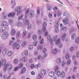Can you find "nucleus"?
<instances>
[{"instance_id": "f257e3e1", "label": "nucleus", "mask_w": 79, "mask_h": 79, "mask_svg": "<svg viewBox=\"0 0 79 79\" xmlns=\"http://www.w3.org/2000/svg\"><path fill=\"white\" fill-rule=\"evenodd\" d=\"M13 68V66L11 64H6L4 67V71H6V69L8 71H11Z\"/></svg>"}, {"instance_id": "f03ea898", "label": "nucleus", "mask_w": 79, "mask_h": 79, "mask_svg": "<svg viewBox=\"0 0 79 79\" xmlns=\"http://www.w3.org/2000/svg\"><path fill=\"white\" fill-rule=\"evenodd\" d=\"M69 57H70V55L69 54H67L66 55V59L67 60V65H69L71 63V60L69 59Z\"/></svg>"}, {"instance_id": "7ed1b4c3", "label": "nucleus", "mask_w": 79, "mask_h": 79, "mask_svg": "<svg viewBox=\"0 0 79 79\" xmlns=\"http://www.w3.org/2000/svg\"><path fill=\"white\" fill-rule=\"evenodd\" d=\"M12 48L13 49H15L16 48V49L18 50L20 48V45L17 43H15L12 45Z\"/></svg>"}, {"instance_id": "20e7f679", "label": "nucleus", "mask_w": 79, "mask_h": 79, "mask_svg": "<svg viewBox=\"0 0 79 79\" xmlns=\"http://www.w3.org/2000/svg\"><path fill=\"white\" fill-rule=\"evenodd\" d=\"M56 45H58L59 48H62L63 47V44L60 42V39H58L56 41Z\"/></svg>"}, {"instance_id": "39448f33", "label": "nucleus", "mask_w": 79, "mask_h": 79, "mask_svg": "<svg viewBox=\"0 0 79 79\" xmlns=\"http://www.w3.org/2000/svg\"><path fill=\"white\" fill-rule=\"evenodd\" d=\"M34 15H35L34 12L32 10H31L28 15V16L29 18H33L34 16Z\"/></svg>"}, {"instance_id": "423d86ee", "label": "nucleus", "mask_w": 79, "mask_h": 79, "mask_svg": "<svg viewBox=\"0 0 79 79\" xmlns=\"http://www.w3.org/2000/svg\"><path fill=\"white\" fill-rule=\"evenodd\" d=\"M63 21L64 24V25H66V24L69 23V19H68V18H64L63 19Z\"/></svg>"}, {"instance_id": "0eeeda50", "label": "nucleus", "mask_w": 79, "mask_h": 79, "mask_svg": "<svg viewBox=\"0 0 79 79\" xmlns=\"http://www.w3.org/2000/svg\"><path fill=\"white\" fill-rule=\"evenodd\" d=\"M22 9V7L21 6H19L15 9V12H18L20 11L21 12H23V10L21 9Z\"/></svg>"}, {"instance_id": "6e6552de", "label": "nucleus", "mask_w": 79, "mask_h": 79, "mask_svg": "<svg viewBox=\"0 0 79 79\" xmlns=\"http://www.w3.org/2000/svg\"><path fill=\"white\" fill-rule=\"evenodd\" d=\"M46 8L48 10V11H50V10H52L53 8V6L49 4H48L46 5Z\"/></svg>"}, {"instance_id": "1a4fd4ad", "label": "nucleus", "mask_w": 79, "mask_h": 79, "mask_svg": "<svg viewBox=\"0 0 79 79\" xmlns=\"http://www.w3.org/2000/svg\"><path fill=\"white\" fill-rule=\"evenodd\" d=\"M23 66V64L22 63H20L19 64V67H16L14 69V71H16L18 70V69H19V68H22Z\"/></svg>"}, {"instance_id": "9d476101", "label": "nucleus", "mask_w": 79, "mask_h": 79, "mask_svg": "<svg viewBox=\"0 0 79 79\" xmlns=\"http://www.w3.org/2000/svg\"><path fill=\"white\" fill-rule=\"evenodd\" d=\"M47 39L48 41L50 42V43L51 44H53V40L51 39V37L50 35H48L47 37Z\"/></svg>"}, {"instance_id": "9b49d317", "label": "nucleus", "mask_w": 79, "mask_h": 79, "mask_svg": "<svg viewBox=\"0 0 79 79\" xmlns=\"http://www.w3.org/2000/svg\"><path fill=\"white\" fill-rule=\"evenodd\" d=\"M58 52V50L57 48H55L52 51V54L53 55H56Z\"/></svg>"}, {"instance_id": "f8f14e48", "label": "nucleus", "mask_w": 79, "mask_h": 79, "mask_svg": "<svg viewBox=\"0 0 79 79\" xmlns=\"http://www.w3.org/2000/svg\"><path fill=\"white\" fill-rule=\"evenodd\" d=\"M26 72V68L25 67L23 68L21 71L19 73V75H21L23 74H24Z\"/></svg>"}, {"instance_id": "ddd939ff", "label": "nucleus", "mask_w": 79, "mask_h": 79, "mask_svg": "<svg viewBox=\"0 0 79 79\" xmlns=\"http://www.w3.org/2000/svg\"><path fill=\"white\" fill-rule=\"evenodd\" d=\"M7 24V21L6 20L3 21L1 23V26H5Z\"/></svg>"}, {"instance_id": "4468645a", "label": "nucleus", "mask_w": 79, "mask_h": 79, "mask_svg": "<svg viewBox=\"0 0 79 79\" xmlns=\"http://www.w3.org/2000/svg\"><path fill=\"white\" fill-rule=\"evenodd\" d=\"M11 4L12 5V8H14V7H15V5H16V2H15V1L14 0H12L11 1Z\"/></svg>"}, {"instance_id": "2eb2a0df", "label": "nucleus", "mask_w": 79, "mask_h": 79, "mask_svg": "<svg viewBox=\"0 0 79 79\" xmlns=\"http://www.w3.org/2000/svg\"><path fill=\"white\" fill-rule=\"evenodd\" d=\"M15 14L16 13L14 12L10 13L8 14V17H14V16H15Z\"/></svg>"}, {"instance_id": "dca6fc26", "label": "nucleus", "mask_w": 79, "mask_h": 79, "mask_svg": "<svg viewBox=\"0 0 79 79\" xmlns=\"http://www.w3.org/2000/svg\"><path fill=\"white\" fill-rule=\"evenodd\" d=\"M66 33H64L63 35L61 37V39L62 41H64L66 39Z\"/></svg>"}, {"instance_id": "f3484780", "label": "nucleus", "mask_w": 79, "mask_h": 79, "mask_svg": "<svg viewBox=\"0 0 79 79\" xmlns=\"http://www.w3.org/2000/svg\"><path fill=\"white\" fill-rule=\"evenodd\" d=\"M76 31V29L74 28V27H71L70 29V33H73V32H74Z\"/></svg>"}, {"instance_id": "a211bd4d", "label": "nucleus", "mask_w": 79, "mask_h": 79, "mask_svg": "<svg viewBox=\"0 0 79 79\" xmlns=\"http://www.w3.org/2000/svg\"><path fill=\"white\" fill-rule=\"evenodd\" d=\"M22 61H24L25 63H26L27 61V59L26 57L24 56L23 58Z\"/></svg>"}, {"instance_id": "6ab92c4d", "label": "nucleus", "mask_w": 79, "mask_h": 79, "mask_svg": "<svg viewBox=\"0 0 79 79\" xmlns=\"http://www.w3.org/2000/svg\"><path fill=\"white\" fill-rule=\"evenodd\" d=\"M41 73L43 76H45L46 75V71L44 70H41Z\"/></svg>"}, {"instance_id": "aec40b11", "label": "nucleus", "mask_w": 79, "mask_h": 79, "mask_svg": "<svg viewBox=\"0 0 79 79\" xmlns=\"http://www.w3.org/2000/svg\"><path fill=\"white\" fill-rule=\"evenodd\" d=\"M57 64H60L61 63V59L60 58H57L56 60Z\"/></svg>"}, {"instance_id": "412c9836", "label": "nucleus", "mask_w": 79, "mask_h": 79, "mask_svg": "<svg viewBox=\"0 0 79 79\" xmlns=\"http://www.w3.org/2000/svg\"><path fill=\"white\" fill-rule=\"evenodd\" d=\"M60 75L61 78H63L65 76V72L64 71L62 72L60 74Z\"/></svg>"}, {"instance_id": "4be33fe9", "label": "nucleus", "mask_w": 79, "mask_h": 79, "mask_svg": "<svg viewBox=\"0 0 79 79\" xmlns=\"http://www.w3.org/2000/svg\"><path fill=\"white\" fill-rule=\"evenodd\" d=\"M7 17L6 14L4 15L1 18L2 20H5V19H6L7 18Z\"/></svg>"}, {"instance_id": "5701e85b", "label": "nucleus", "mask_w": 79, "mask_h": 79, "mask_svg": "<svg viewBox=\"0 0 79 79\" xmlns=\"http://www.w3.org/2000/svg\"><path fill=\"white\" fill-rule=\"evenodd\" d=\"M41 38H42V36H40L39 37V39L40 40H41L40 41V44H41V45H42L43 44V43H44V39H41Z\"/></svg>"}, {"instance_id": "b1692460", "label": "nucleus", "mask_w": 79, "mask_h": 79, "mask_svg": "<svg viewBox=\"0 0 79 79\" xmlns=\"http://www.w3.org/2000/svg\"><path fill=\"white\" fill-rule=\"evenodd\" d=\"M6 54V49H3L2 52V55L3 56H5Z\"/></svg>"}, {"instance_id": "393cba45", "label": "nucleus", "mask_w": 79, "mask_h": 79, "mask_svg": "<svg viewBox=\"0 0 79 79\" xmlns=\"http://www.w3.org/2000/svg\"><path fill=\"white\" fill-rule=\"evenodd\" d=\"M15 34H16V31H15V30L13 29L11 31V35H15Z\"/></svg>"}, {"instance_id": "a878e982", "label": "nucleus", "mask_w": 79, "mask_h": 79, "mask_svg": "<svg viewBox=\"0 0 79 79\" xmlns=\"http://www.w3.org/2000/svg\"><path fill=\"white\" fill-rule=\"evenodd\" d=\"M54 72H51L49 73L48 75L49 76H50L51 77H52L54 76Z\"/></svg>"}, {"instance_id": "bb28decb", "label": "nucleus", "mask_w": 79, "mask_h": 79, "mask_svg": "<svg viewBox=\"0 0 79 79\" xmlns=\"http://www.w3.org/2000/svg\"><path fill=\"white\" fill-rule=\"evenodd\" d=\"M63 15L64 16H67V18H69V17L70 16V14L65 12L64 13Z\"/></svg>"}, {"instance_id": "cd10ccee", "label": "nucleus", "mask_w": 79, "mask_h": 79, "mask_svg": "<svg viewBox=\"0 0 79 79\" xmlns=\"http://www.w3.org/2000/svg\"><path fill=\"white\" fill-rule=\"evenodd\" d=\"M27 35V31L25 30H23V36L24 37Z\"/></svg>"}, {"instance_id": "c85d7f7f", "label": "nucleus", "mask_w": 79, "mask_h": 79, "mask_svg": "<svg viewBox=\"0 0 79 79\" xmlns=\"http://www.w3.org/2000/svg\"><path fill=\"white\" fill-rule=\"evenodd\" d=\"M76 37V35L75 33H73L71 35L72 39L73 40L74 39H75Z\"/></svg>"}, {"instance_id": "c756f323", "label": "nucleus", "mask_w": 79, "mask_h": 79, "mask_svg": "<svg viewBox=\"0 0 79 79\" xmlns=\"http://www.w3.org/2000/svg\"><path fill=\"white\" fill-rule=\"evenodd\" d=\"M57 38H58V35H56L55 36H53V41L54 42L56 41V40H57Z\"/></svg>"}, {"instance_id": "7c9ffc66", "label": "nucleus", "mask_w": 79, "mask_h": 79, "mask_svg": "<svg viewBox=\"0 0 79 79\" xmlns=\"http://www.w3.org/2000/svg\"><path fill=\"white\" fill-rule=\"evenodd\" d=\"M24 53L25 56H27L28 55V50H26L24 51Z\"/></svg>"}, {"instance_id": "2f4dec72", "label": "nucleus", "mask_w": 79, "mask_h": 79, "mask_svg": "<svg viewBox=\"0 0 79 79\" xmlns=\"http://www.w3.org/2000/svg\"><path fill=\"white\" fill-rule=\"evenodd\" d=\"M66 65V61H63L62 64V67H64Z\"/></svg>"}, {"instance_id": "473e14b6", "label": "nucleus", "mask_w": 79, "mask_h": 79, "mask_svg": "<svg viewBox=\"0 0 79 79\" xmlns=\"http://www.w3.org/2000/svg\"><path fill=\"white\" fill-rule=\"evenodd\" d=\"M41 23H42V20H38L36 21V24L37 25H39Z\"/></svg>"}, {"instance_id": "72a5a7b5", "label": "nucleus", "mask_w": 79, "mask_h": 79, "mask_svg": "<svg viewBox=\"0 0 79 79\" xmlns=\"http://www.w3.org/2000/svg\"><path fill=\"white\" fill-rule=\"evenodd\" d=\"M5 31H6V28L4 27L1 28L0 30L1 32H4Z\"/></svg>"}, {"instance_id": "f704fd0d", "label": "nucleus", "mask_w": 79, "mask_h": 79, "mask_svg": "<svg viewBox=\"0 0 79 79\" xmlns=\"http://www.w3.org/2000/svg\"><path fill=\"white\" fill-rule=\"evenodd\" d=\"M6 60L5 59H4L2 61V66H4V65H5V64H6Z\"/></svg>"}, {"instance_id": "c9c22d12", "label": "nucleus", "mask_w": 79, "mask_h": 79, "mask_svg": "<svg viewBox=\"0 0 79 79\" xmlns=\"http://www.w3.org/2000/svg\"><path fill=\"white\" fill-rule=\"evenodd\" d=\"M23 16H24V15H23V14H21V15L19 16L18 20H22V19H23Z\"/></svg>"}, {"instance_id": "e433bc0d", "label": "nucleus", "mask_w": 79, "mask_h": 79, "mask_svg": "<svg viewBox=\"0 0 79 79\" xmlns=\"http://www.w3.org/2000/svg\"><path fill=\"white\" fill-rule=\"evenodd\" d=\"M32 39L34 40H35L37 39V35H33L32 37Z\"/></svg>"}, {"instance_id": "4c0bfd02", "label": "nucleus", "mask_w": 79, "mask_h": 79, "mask_svg": "<svg viewBox=\"0 0 79 79\" xmlns=\"http://www.w3.org/2000/svg\"><path fill=\"white\" fill-rule=\"evenodd\" d=\"M13 62L15 64H17L18 63V60L15 59L14 60Z\"/></svg>"}, {"instance_id": "58836bf2", "label": "nucleus", "mask_w": 79, "mask_h": 79, "mask_svg": "<svg viewBox=\"0 0 79 79\" xmlns=\"http://www.w3.org/2000/svg\"><path fill=\"white\" fill-rule=\"evenodd\" d=\"M60 69V68H59V66H58V65H57L56 66V67L55 69V72H56V71H58V70H59Z\"/></svg>"}, {"instance_id": "ea45409f", "label": "nucleus", "mask_w": 79, "mask_h": 79, "mask_svg": "<svg viewBox=\"0 0 79 79\" xmlns=\"http://www.w3.org/2000/svg\"><path fill=\"white\" fill-rule=\"evenodd\" d=\"M26 44V41H23L22 42V43H21V45L22 47H24L25 45Z\"/></svg>"}, {"instance_id": "a19ab883", "label": "nucleus", "mask_w": 79, "mask_h": 79, "mask_svg": "<svg viewBox=\"0 0 79 79\" xmlns=\"http://www.w3.org/2000/svg\"><path fill=\"white\" fill-rule=\"evenodd\" d=\"M75 43L76 44H78L79 42V37H78L75 40Z\"/></svg>"}, {"instance_id": "79ce46f5", "label": "nucleus", "mask_w": 79, "mask_h": 79, "mask_svg": "<svg viewBox=\"0 0 79 79\" xmlns=\"http://www.w3.org/2000/svg\"><path fill=\"white\" fill-rule=\"evenodd\" d=\"M22 25V23L20 22H19L18 23L17 26L18 27H21Z\"/></svg>"}, {"instance_id": "37998d69", "label": "nucleus", "mask_w": 79, "mask_h": 79, "mask_svg": "<svg viewBox=\"0 0 79 79\" xmlns=\"http://www.w3.org/2000/svg\"><path fill=\"white\" fill-rule=\"evenodd\" d=\"M12 54H13L12 51H10L8 53V56H10L12 55Z\"/></svg>"}, {"instance_id": "c03bdc74", "label": "nucleus", "mask_w": 79, "mask_h": 79, "mask_svg": "<svg viewBox=\"0 0 79 79\" xmlns=\"http://www.w3.org/2000/svg\"><path fill=\"white\" fill-rule=\"evenodd\" d=\"M61 75V72L60 71H58L57 72V77H59Z\"/></svg>"}, {"instance_id": "a18cd8bd", "label": "nucleus", "mask_w": 79, "mask_h": 79, "mask_svg": "<svg viewBox=\"0 0 79 79\" xmlns=\"http://www.w3.org/2000/svg\"><path fill=\"white\" fill-rule=\"evenodd\" d=\"M37 49L38 50H42V46H41V45H39L38 46Z\"/></svg>"}, {"instance_id": "49530a36", "label": "nucleus", "mask_w": 79, "mask_h": 79, "mask_svg": "<svg viewBox=\"0 0 79 79\" xmlns=\"http://www.w3.org/2000/svg\"><path fill=\"white\" fill-rule=\"evenodd\" d=\"M38 79H42V76H41V74H39L38 76Z\"/></svg>"}, {"instance_id": "de8ad7c7", "label": "nucleus", "mask_w": 79, "mask_h": 79, "mask_svg": "<svg viewBox=\"0 0 79 79\" xmlns=\"http://www.w3.org/2000/svg\"><path fill=\"white\" fill-rule=\"evenodd\" d=\"M8 21L9 23L10 24H12L13 22L12 19H9Z\"/></svg>"}, {"instance_id": "09e8293b", "label": "nucleus", "mask_w": 79, "mask_h": 79, "mask_svg": "<svg viewBox=\"0 0 79 79\" xmlns=\"http://www.w3.org/2000/svg\"><path fill=\"white\" fill-rule=\"evenodd\" d=\"M7 37H8V36H5L4 35L2 34V38L3 39H6Z\"/></svg>"}, {"instance_id": "8fccbe9b", "label": "nucleus", "mask_w": 79, "mask_h": 79, "mask_svg": "<svg viewBox=\"0 0 79 79\" xmlns=\"http://www.w3.org/2000/svg\"><path fill=\"white\" fill-rule=\"evenodd\" d=\"M3 35H5V36H6L7 37H8V32H5L3 34Z\"/></svg>"}, {"instance_id": "3c124183", "label": "nucleus", "mask_w": 79, "mask_h": 79, "mask_svg": "<svg viewBox=\"0 0 79 79\" xmlns=\"http://www.w3.org/2000/svg\"><path fill=\"white\" fill-rule=\"evenodd\" d=\"M29 9H28L26 12L25 14L26 15V16H27V15L29 14Z\"/></svg>"}, {"instance_id": "603ef678", "label": "nucleus", "mask_w": 79, "mask_h": 79, "mask_svg": "<svg viewBox=\"0 0 79 79\" xmlns=\"http://www.w3.org/2000/svg\"><path fill=\"white\" fill-rule=\"evenodd\" d=\"M43 26L44 28L46 27H47V23L46 22H44L43 24Z\"/></svg>"}, {"instance_id": "864d4df0", "label": "nucleus", "mask_w": 79, "mask_h": 79, "mask_svg": "<svg viewBox=\"0 0 79 79\" xmlns=\"http://www.w3.org/2000/svg\"><path fill=\"white\" fill-rule=\"evenodd\" d=\"M29 49L31 50H32L33 49V46L32 45H30L29 47Z\"/></svg>"}, {"instance_id": "5fc2aeb1", "label": "nucleus", "mask_w": 79, "mask_h": 79, "mask_svg": "<svg viewBox=\"0 0 79 79\" xmlns=\"http://www.w3.org/2000/svg\"><path fill=\"white\" fill-rule=\"evenodd\" d=\"M59 27V23H57L55 25V28H57L58 27Z\"/></svg>"}, {"instance_id": "6e6d98bb", "label": "nucleus", "mask_w": 79, "mask_h": 79, "mask_svg": "<svg viewBox=\"0 0 79 79\" xmlns=\"http://www.w3.org/2000/svg\"><path fill=\"white\" fill-rule=\"evenodd\" d=\"M42 30H41L40 29H39L38 31V34H39V35H40V34H41L42 33Z\"/></svg>"}, {"instance_id": "4d7b16f0", "label": "nucleus", "mask_w": 79, "mask_h": 79, "mask_svg": "<svg viewBox=\"0 0 79 79\" xmlns=\"http://www.w3.org/2000/svg\"><path fill=\"white\" fill-rule=\"evenodd\" d=\"M77 66L74 67L73 68V72H75L76 71V69H77Z\"/></svg>"}, {"instance_id": "13d9d810", "label": "nucleus", "mask_w": 79, "mask_h": 79, "mask_svg": "<svg viewBox=\"0 0 79 79\" xmlns=\"http://www.w3.org/2000/svg\"><path fill=\"white\" fill-rule=\"evenodd\" d=\"M20 34H21V33H20V32L19 31H18L17 33V38H18L19 37V35H20Z\"/></svg>"}, {"instance_id": "bf43d9fd", "label": "nucleus", "mask_w": 79, "mask_h": 79, "mask_svg": "<svg viewBox=\"0 0 79 79\" xmlns=\"http://www.w3.org/2000/svg\"><path fill=\"white\" fill-rule=\"evenodd\" d=\"M48 16L49 18H52V13H49Z\"/></svg>"}, {"instance_id": "052dcab7", "label": "nucleus", "mask_w": 79, "mask_h": 79, "mask_svg": "<svg viewBox=\"0 0 79 79\" xmlns=\"http://www.w3.org/2000/svg\"><path fill=\"white\" fill-rule=\"evenodd\" d=\"M74 65H75V66H77V65H78V62L77 60H75L74 61Z\"/></svg>"}, {"instance_id": "680f3d73", "label": "nucleus", "mask_w": 79, "mask_h": 79, "mask_svg": "<svg viewBox=\"0 0 79 79\" xmlns=\"http://www.w3.org/2000/svg\"><path fill=\"white\" fill-rule=\"evenodd\" d=\"M62 30H63V31H65V30H66L67 29V27H63L61 28Z\"/></svg>"}, {"instance_id": "e2e57ef3", "label": "nucleus", "mask_w": 79, "mask_h": 79, "mask_svg": "<svg viewBox=\"0 0 79 79\" xmlns=\"http://www.w3.org/2000/svg\"><path fill=\"white\" fill-rule=\"evenodd\" d=\"M70 51L71 52H73L74 51V47H71L70 49Z\"/></svg>"}, {"instance_id": "0e129e2a", "label": "nucleus", "mask_w": 79, "mask_h": 79, "mask_svg": "<svg viewBox=\"0 0 79 79\" xmlns=\"http://www.w3.org/2000/svg\"><path fill=\"white\" fill-rule=\"evenodd\" d=\"M61 15V12L60 11H58L57 14V16L59 17Z\"/></svg>"}, {"instance_id": "69168bd1", "label": "nucleus", "mask_w": 79, "mask_h": 79, "mask_svg": "<svg viewBox=\"0 0 79 79\" xmlns=\"http://www.w3.org/2000/svg\"><path fill=\"white\" fill-rule=\"evenodd\" d=\"M40 64L39 63L38 64L36 65V66H35V67L36 68H38L40 67Z\"/></svg>"}, {"instance_id": "338daca9", "label": "nucleus", "mask_w": 79, "mask_h": 79, "mask_svg": "<svg viewBox=\"0 0 79 79\" xmlns=\"http://www.w3.org/2000/svg\"><path fill=\"white\" fill-rule=\"evenodd\" d=\"M29 23V20L27 19L25 21V25H27Z\"/></svg>"}, {"instance_id": "774afa93", "label": "nucleus", "mask_w": 79, "mask_h": 79, "mask_svg": "<svg viewBox=\"0 0 79 79\" xmlns=\"http://www.w3.org/2000/svg\"><path fill=\"white\" fill-rule=\"evenodd\" d=\"M76 56L77 58H79V52H77L76 54Z\"/></svg>"}]
</instances>
